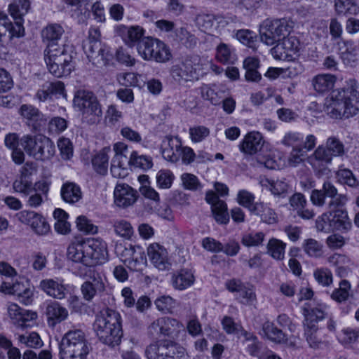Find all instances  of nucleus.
<instances>
[{"mask_svg": "<svg viewBox=\"0 0 359 359\" xmlns=\"http://www.w3.org/2000/svg\"><path fill=\"white\" fill-rule=\"evenodd\" d=\"M60 350L61 359H86L90 345L81 330H69L62 339Z\"/></svg>", "mask_w": 359, "mask_h": 359, "instance_id": "39448f33", "label": "nucleus"}, {"mask_svg": "<svg viewBox=\"0 0 359 359\" xmlns=\"http://www.w3.org/2000/svg\"><path fill=\"white\" fill-rule=\"evenodd\" d=\"M128 163L135 168H139L144 170L150 169L153 165L151 157L145 155H140L136 151H133L131 153Z\"/></svg>", "mask_w": 359, "mask_h": 359, "instance_id": "864d4df0", "label": "nucleus"}, {"mask_svg": "<svg viewBox=\"0 0 359 359\" xmlns=\"http://www.w3.org/2000/svg\"><path fill=\"white\" fill-rule=\"evenodd\" d=\"M216 59L224 65L233 64L237 60V56L233 48L222 43L217 47Z\"/></svg>", "mask_w": 359, "mask_h": 359, "instance_id": "a18cd8bd", "label": "nucleus"}, {"mask_svg": "<svg viewBox=\"0 0 359 359\" xmlns=\"http://www.w3.org/2000/svg\"><path fill=\"white\" fill-rule=\"evenodd\" d=\"M236 39L248 47L255 49L257 43V34L249 29H240L236 34Z\"/></svg>", "mask_w": 359, "mask_h": 359, "instance_id": "4d7b16f0", "label": "nucleus"}, {"mask_svg": "<svg viewBox=\"0 0 359 359\" xmlns=\"http://www.w3.org/2000/svg\"><path fill=\"white\" fill-rule=\"evenodd\" d=\"M147 262L144 252L139 246L134 245L128 255L127 259H124L123 263L127 267L133 271H140L143 269Z\"/></svg>", "mask_w": 359, "mask_h": 359, "instance_id": "7c9ffc66", "label": "nucleus"}, {"mask_svg": "<svg viewBox=\"0 0 359 359\" xmlns=\"http://www.w3.org/2000/svg\"><path fill=\"white\" fill-rule=\"evenodd\" d=\"M13 188L15 192H18L25 196H28L33 193L32 182L21 177L13 182Z\"/></svg>", "mask_w": 359, "mask_h": 359, "instance_id": "680f3d73", "label": "nucleus"}, {"mask_svg": "<svg viewBox=\"0 0 359 359\" xmlns=\"http://www.w3.org/2000/svg\"><path fill=\"white\" fill-rule=\"evenodd\" d=\"M286 243L277 238H271L267 244L268 253L275 259L283 260L285 257Z\"/></svg>", "mask_w": 359, "mask_h": 359, "instance_id": "de8ad7c7", "label": "nucleus"}, {"mask_svg": "<svg viewBox=\"0 0 359 359\" xmlns=\"http://www.w3.org/2000/svg\"><path fill=\"white\" fill-rule=\"evenodd\" d=\"M302 248L306 254L313 257H319L323 252V245L313 238L305 240Z\"/></svg>", "mask_w": 359, "mask_h": 359, "instance_id": "bf43d9fd", "label": "nucleus"}, {"mask_svg": "<svg viewBox=\"0 0 359 359\" xmlns=\"http://www.w3.org/2000/svg\"><path fill=\"white\" fill-rule=\"evenodd\" d=\"M154 304L156 309L164 313H172L177 304L174 299L165 295L158 297Z\"/></svg>", "mask_w": 359, "mask_h": 359, "instance_id": "13d9d810", "label": "nucleus"}, {"mask_svg": "<svg viewBox=\"0 0 359 359\" xmlns=\"http://www.w3.org/2000/svg\"><path fill=\"white\" fill-rule=\"evenodd\" d=\"M315 280L321 285L330 286L333 281L332 273L327 268L316 269L313 272Z\"/></svg>", "mask_w": 359, "mask_h": 359, "instance_id": "338daca9", "label": "nucleus"}, {"mask_svg": "<svg viewBox=\"0 0 359 359\" xmlns=\"http://www.w3.org/2000/svg\"><path fill=\"white\" fill-rule=\"evenodd\" d=\"M84 52L92 64L97 67L106 65L109 60V50L100 41H88L83 45Z\"/></svg>", "mask_w": 359, "mask_h": 359, "instance_id": "f3484780", "label": "nucleus"}, {"mask_svg": "<svg viewBox=\"0 0 359 359\" xmlns=\"http://www.w3.org/2000/svg\"><path fill=\"white\" fill-rule=\"evenodd\" d=\"M30 8V2L29 0H14L9 5V13L15 20V22H20L22 25V17L27 13Z\"/></svg>", "mask_w": 359, "mask_h": 359, "instance_id": "a19ab883", "label": "nucleus"}, {"mask_svg": "<svg viewBox=\"0 0 359 359\" xmlns=\"http://www.w3.org/2000/svg\"><path fill=\"white\" fill-rule=\"evenodd\" d=\"M337 81L336 76L331 74H320L312 79V86L318 93H326L331 90Z\"/></svg>", "mask_w": 359, "mask_h": 359, "instance_id": "473e14b6", "label": "nucleus"}, {"mask_svg": "<svg viewBox=\"0 0 359 359\" xmlns=\"http://www.w3.org/2000/svg\"><path fill=\"white\" fill-rule=\"evenodd\" d=\"M299 45V41L296 36L287 35L271 49V53L276 59L285 60L297 53Z\"/></svg>", "mask_w": 359, "mask_h": 359, "instance_id": "6ab92c4d", "label": "nucleus"}, {"mask_svg": "<svg viewBox=\"0 0 359 359\" xmlns=\"http://www.w3.org/2000/svg\"><path fill=\"white\" fill-rule=\"evenodd\" d=\"M110 151V147H104L92 158V165L97 173L104 175L107 172Z\"/></svg>", "mask_w": 359, "mask_h": 359, "instance_id": "58836bf2", "label": "nucleus"}, {"mask_svg": "<svg viewBox=\"0 0 359 359\" xmlns=\"http://www.w3.org/2000/svg\"><path fill=\"white\" fill-rule=\"evenodd\" d=\"M39 287L48 296L62 299L66 296L67 288L62 281L54 279H44L40 282Z\"/></svg>", "mask_w": 359, "mask_h": 359, "instance_id": "c85d7f7f", "label": "nucleus"}, {"mask_svg": "<svg viewBox=\"0 0 359 359\" xmlns=\"http://www.w3.org/2000/svg\"><path fill=\"white\" fill-rule=\"evenodd\" d=\"M259 183L263 188L270 191L275 196H284L287 192L288 184L285 179L274 180L262 178Z\"/></svg>", "mask_w": 359, "mask_h": 359, "instance_id": "72a5a7b5", "label": "nucleus"}, {"mask_svg": "<svg viewBox=\"0 0 359 359\" xmlns=\"http://www.w3.org/2000/svg\"><path fill=\"white\" fill-rule=\"evenodd\" d=\"M262 232H250L243 235L241 243L246 247H255L261 245L264 239Z\"/></svg>", "mask_w": 359, "mask_h": 359, "instance_id": "0e129e2a", "label": "nucleus"}, {"mask_svg": "<svg viewBox=\"0 0 359 359\" xmlns=\"http://www.w3.org/2000/svg\"><path fill=\"white\" fill-rule=\"evenodd\" d=\"M205 201L211 205L212 212L216 222L221 224H226L229 222V215L226 203L220 200L211 190L207 191Z\"/></svg>", "mask_w": 359, "mask_h": 359, "instance_id": "4be33fe9", "label": "nucleus"}, {"mask_svg": "<svg viewBox=\"0 0 359 359\" xmlns=\"http://www.w3.org/2000/svg\"><path fill=\"white\" fill-rule=\"evenodd\" d=\"M351 284L346 280L340 281L339 287L336 288L331 294V298L338 302H344L348 299L351 296Z\"/></svg>", "mask_w": 359, "mask_h": 359, "instance_id": "603ef678", "label": "nucleus"}, {"mask_svg": "<svg viewBox=\"0 0 359 359\" xmlns=\"http://www.w3.org/2000/svg\"><path fill=\"white\" fill-rule=\"evenodd\" d=\"M65 30L63 27L57 23L50 24L47 25L42 31V36L44 39L48 41V45L50 43L59 46L57 41L61 39Z\"/></svg>", "mask_w": 359, "mask_h": 359, "instance_id": "c03bdc74", "label": "nucleus"}, {"mask_svg": "<svg viewBox=\"0 0 359 359\" xmlns=\"http://www.w3.org/2000/svg\"><path fill=\"white\" fill-rule=\"evenodd\" d=\"M86 255L85 240L74 242L67 248V257L73 262L86 265Z\"/></svg>", "mask_w": 359, "mask_h": 359, "instance_id": "ea45409f", "label": "nucleus"}, {"mask_svg": "<svg viewBox=\"0 0 359 359\" xmlns=\"http://www.w3.org/2000/svg\"><path fill=\"white\" fill-rule=\"evenodd\" d=\"M44 313L48 325L52 327L65 320L69 316L68 310L56 301L46 303Z\"/></svg>", "mask_w": 359, "mask_h": 359, "instance_id": "5701e85b", "label": "nucleus"}, {"mask_svg": "<svg viewBox=\"0 0 359 359\" xmlns=\"http://www.w3.org/2000/svg\"><path fill=\"white\" fill-rule=\"evenodd\" d=\"M194 280V276L191 271L182 269L172 277V285L175 289L183 290L192 285Z\"/></svg>", "mask_w": 359, "mask_h": 359, "instance_id": "79ce46f5", "label": "nucleus"}, {"mask_svg": "<svg viewBox=\"0 0 359 359\" xmlns=\"http://www.w3.org/2000/svg\"><path fill=\"white\" fill-rule=\"evenodd\" d=\"M251 214L260 217L262 222L269 224L278 221V216L274 210L263 202H256Z\"/></svg>", "mask_w": 359, "mask_h": 359, "instance_id": "c9c22d12", "label": "nucleus"}, {"mask_svg": "<svg viewBox=\"0 0 359 359\" xmlns=\"http://www.w3.org/2000/svg\"><path fill=\"white\" fill-rule=\"evenodd\" d=\"M13 294L17 295L24 304L28 305L32 302V290L18 280L13 283Z\"/></svg>", "mask_w": 359, "mask_h": 359, "instance_id": "49530a36", "label": "nucleus"}, {"mask_svg": "<svg viewBox=\"0 0 359 359\" xmlns=\"http://www.w3.org/2000/svg\"><path fill=\"white\" fill-rule=\"evenodd\" d=\"M303 140L304 135L302 133L290 131L285 134L281 140V144L285 147H291L294 149V147H302Z\"/></svg>", "mask_w": 359, "mask_h": 359, "instance_id": "052dcab7", "label": "nucleus"}, {"mask_svg": "<svg viewBox=\"0 0 359 359\" xmlns=\"http://www.w3.org/2000/svg\"><path fill=\"white\" fill-rule=\"evenodd\" d=\"M358 83L354 79L346 82V86L332 92L327 97V114L332 118H348L359 111Z\"/></svg>", "mask_w": 359, "mask_h": 359, "instance_id": "f257e3e1", "label": "nucleus"}, {"mask_svg": "<svg viewBox=\"0 0 359 359\" xmlns=\"http://www.w3.org/2000/svg\"><path fill=\"white\" fill-rule=\"evenodd\" d=\"M115 233L125 239H130L134 233L131 224L125 219H116L113 222Z\"/></svg>", "mask_w": 359, "mask_h": 359, "instance_id": "3c124183", "label": "nucleus"}, {"mask_svg": "<svg viewBox=\"0 0 359 359\" xmlns=\"http://www.w3.org/2000/svg\"><path fill=\"white\" fill-rule=\"evenodd\" d=\"M24 32L25 29L20 21L13 24L6 14L0 13V40L3 37L10 40L13 37H20L24 35Z\"/></svg>", "mask_w": 359, "mask_h": 359, "instance_id": "a878e982", "label": "nucleus"}, {"mask_svg": "<svg viewBox=\"0 0 359 359\" xmlns=\"http://www.w3.org/2000/svg\"><path fill=\"white\" fill-rule=\"evenodd\" d=\"M255 195L246 190H241L237 194L238 203L247 208L250 213L253 210L254 207H255L256 202H255Z\"/></svg>", "mask_w": 359, "mask_h": 359, "instance_id": "69168bd1", "label": "nucleus"}, {"mask_svg": "<svg viewBox=\"0 0 359 359\" xmlns=\"http://www.w3.org/2000/svg\"><path fill=\"white\" fill-rule=\"evenodd\" d=\"M201 97L210 102L212 105H219L222 103V96L218 91L215 85L203 84L199 88Z\"/></svg>", "mask_w": 359, "mask_h": 359, "instance_id": "37998d69", "label": "nucleus"}, {"mask_svg": "<svg viewBox=\"0 0 359 359\" xmlns=\"http://www.w3.org/2000/svg\"><path fill=\"white\" fill-rule=\"evenodd\" d=\"M147 262L144 252L139 246L134 245L128 255L127 259H124L123 263L127 267L133 271H140L143 269Z\"/></svg>", "mask_w": 359, "mask_h": 359, "instance_id": "c756f323", "label": "nucleus"}, {"mask_svg": "<svg viewBox=\"0 0 359 359\" xmlns=\"http://www.w3.org/2000/svg\"><path fill=\"white\" fill-rule=\"evenodd\" d=\"M170 75L179 83L197 78L196 69L193 62L189 59L173 65L170 69Z\"/></svg>", "mask_w": 359, "mask_h": 359, "instance_id": "412c9836", "label": "nucleus"}, {"mask_svg": "<svg viewBox=\"0 0 359 359\" xmlns=\"http://www.w3.org/2000/svg\"><path fill=\"white\" fill-rule=\"evenodd\" d=\"M148 257L154 266L159 270H165L170 266L167 250L158 243H152L147 248Z\"/></svg>", "mask_w": 359, "mask_h": 359, "instance_id": "b1692460", "label": "nucleus"}, {"mask_svg": "<svg viewBox=\"0 0 359 359\" xmlns=\"http://www.w3.org/2000/svg\"><path fill=\"white\" fill-rule=\"evenodd\" d=\"M20 141L26 153L37 161L50 160L55 154L53 142L45 135H25Z\"/></svg>", "mask_w": 359, "mask_h": 359, "instance_id": "6e6552de", "label": "nucleus"}, {"mask_svg": "<svg viewBox=\"0 0 359 359\" xmlns=\"http://www.w3.org/2000/svg\"><path fill=\"white\" fill-rule=\"evenodd\" d=\"M115 31L123 41L129 46H133L135 43L139 41L144 34V29L138 25L127 27L119 25L116 27Z\"/></svg>", "mask_w": 359, "mask_h": 359, "instance_id": "bb28decb", "label": "nucleus"}, {"mask_svg": "<svg viewBox=\"0 0 359 359\" xmlns=\"http://www.w3.org/2000/svg\"><path fill=\"white\" fill-rule=\"evenodd\" d=\"M332 212L331 220H332V231L337 230H348L351 228V224L349 221L347 212L343 209L336 208L332 210H330Z\"/></svg>", "mask_w": 359, "mask_h": 359, "instance_id": "f704fd0d", "label": "nucleus"}, {"mask_svg": "<svg viewBox=\"0 0 359 359\" xmlns=\"http://www.w3.org/2000/svg\"><path fill=\"white\" fill-rule=\"evenodd\" d=\"M72 47L50 43L44 51V60L50 74L56 77L68 76L73 70Z\"/></svg>", "mask_w": 359, "mask_h": 359, "instance_id": "7ed1b4c3", "label": "nucleus"}, {"mask_svg": "<svg viewBox=\"0 0 359 359\" xmlns=\"http://www.w3.org/2000/svg\"><path fill=\"white\" fill-rule=\"evenodd\" d=\"M334 6L339 15H356L359 12L354 0H335Z\"/></svg>", "mask_w": 359, "mask_h": 359, "instance_id": "09e8293b", "label": "nucleus"}, {"mask_svg": "<svg viewBox=\"0 0 359 359\" xmlns=\"http://www.w3.org/2000/svg\"><path fill=\"white\" fill-rule=\"evenodd\" d=\"M21 115L26 118L29 124L37 130L44 126L46 123V118L39 110L32 105L23 104L20 107Z\"/></svg>", "mask_w": 359, "mask_h": 359, "instance_id": "2f4dec72", "label": "nucleus"}, {"mask_svg": "<svg viewBox=\"0 0 359 359\" xmlns=\"http://www.w3.org/2000/svg\"><path fill=\"white\" fill-rule=\"evenodd\" d=\"M137 51L144 60L148 61L164 63L172 57L168 46L164 42L151 37H145L140 41Z\"/></svg>", "mask_w": 359, "mask_h": 359, "instance_id": "1a4fd4ad", "label": "nucleus"}, {"mask_svg": "<svg viewBox=\"0 0 359 359\" xmlns=\"http://www.w3.org/2000/svg\"><path fill=\"white\" fill-rule=\"evenodd\" d=\"M262 135L259 132H250L248 133L240 144V149L245 154H254L261 151L264 145Z\"/></svg>", "mask_w": 359, "mask_h": 359, "instance_id": "cd10ccee", "label": "nucleus"}, {"mask_svg": "<svg viewBox=\"0 0 359 359\" xmlns=\"http://www.w3.org/2000/svg\"><path fill=\"white\" fill-rule=\"evenodd\" d=\"M304 326L315 329L316 323L325 318V313L323 307L310 308L309 305L304 307Z\"/></svg>", "mask_w": 359, "mask_h": 359, "instance_id": "4c0bfd02", "label": "nucleus"}, {"mask_svg": "<svg viewBox=\"0 0 359 359\" xmlns=\"http://www.w3.org/2000/svg\"><path fill=\"white\" fill-rule=\"evenodd\" d=\"M181 141L178 137L165 136L161 144V151L164 159L175 163L180 158Z\"/></svg>", "mask_w": 359, "mask_h": 359, "instance_id": "393cba45", "label": "nucleus"}, {"mask_svg": "<svg viewBox=\"0 0 359 359\" xmlns=\"http://www.w3.org/2000/svg\"><path fill=\"white\" fill-rule=\"evenodd\" d=\"M263 331L267 338L274 342L284 343L286 341L283 332L271 322H266L263 325Z\"/></svg>", "mask_w": 359, "mask_h": 359, "instance_id": "8fccbe9b", "label": "nucleus"}, {"mask_svg": "<svg viewBox=\"0 0 359 359\" xmlns=\"http://www.w3.org/2000/svg\"><path fill=\"white\" fill-rule=\"evenodd\" d=\"M114 198L116 206L126 208L132 206L136 202L138 194L128 184H118L114 191Z\"/></svg>", "mask_w": 359, "mask_h": 359, "instance_id": "aec40b11", "label": "nucleus"}, {"mask_svg": "<svg viewBox=\"0 0 359 359\" xmlns=\"http://www.w3.org/2000/svg\"><path fill=\"white\" fill-rule=\"evenodd\" d=\"M156 184L160 189H168L171 187L174 175L169 170H161L156 174Z\"/></svg>", "mask_w": 359, "mask_h": 359, "instance_id": "774afa93", "label": "nucleus"}, {"mask_svg": "<svg viewBox=\"0 0 359 359\" xmlns=\"http://www.w3.org/2000/svg\"><path fill=\"white\" fill-rule=\"evenodd\" d=\"M341 57L344 62L351 63L356 60L358 47L354 41L351 40L344 41L343 46L341 47Z\"/></svg>", "mask_w": 359, "mask_h": 359, "instance_id": "5fc2aeb1", "label": "nucleus"}, {"mask_svg": "<svg viewBox=\"0 0 359 359\" xmlns=\"http://www.w3.org/2000/svg\"><path fill=\"white\" fill-rule=\"evenodd\" d=\"M339 341L343 345H351L359 339V328L345 327L338 334Z\"/></svg>", "mask_w": 359, "mask_h": 359, "instance_id": "6e6d98bb", "label": "nucleus"}, {"mask_svg": "<svg viewBox=\"0 0 359 359\" xmlns=\"http://www.w3.org/2000/svg\"><path fill=\"white\" fill-rule=\"evenodd\" d=\"M184 330L182 323L169 317L159 318L148 327V332L152 336L163 335L172 338L177 337Z\"/></svg>", "mask_w": 359, "mask_h": 359, "instance_id": "ddd939ff", "label": "nucleus"}, {"mask_svg": "<svg viewBox=\"0 0 359 359\" xmlns=\"http://www.w3.org/2000/svg\"><path fill=\"white\" fill-rule=\"evenodd\" d=\"M290 28L284 19L266 20L259 29L260 40L267 46L276 45L289 35Z\"/></svg>", "mask_w": 359, "mask_h": 359, "instance_id": "9d476101", "label": "nucleus"}, {"mask_svg": "<svg viewBox=\"0 0 359 359\" xmlns=\"http://www.w3.org/2000/svg\"><path fill=\"white\" fill-rule=\"evenodd\" d=\"M93 329L103 344L112 347L118 345L123 337L120 313L109 309L102 310L95 317Z\"/></svg>", "mask_w": 359, "mask_h": 359, "instance_id": "f03ea898", "label": "nucleus"}, {"mask_svg": "<svg viewBox=\"0 0 359 359\" xmlns=\"http://www.w3.org/2000/svg\"><path fill=\"white\" fill-rule=\"evenodd\" d=\"M8 314L12 323L20 329L31 327L37 318V313L36 312L25 310L15 303L8 304Z\"/></svg>", "mask_w": 359, "mask_h": 359, "instance_id": "2eb2a0df", "label": "nucleus"}, {"mask_svg": "<svg viewBox=\"0 0 359 359\" xmlns=\"http://www.w3.org/2000/svg\"><path fill=\"white\" fill-rule=\"evenodd\" d=\"M227 290L236 292L237 298L244 304H253L257 297L253 286L243 283L240 280H230L226 283Z\"/></svg>", "mask_w": 359, "mask_h": 359, "instance_id": "a211bd4d", "label": "nucleus"}, {"mask_svg": "<svg viewBox=\"0 0 359 359\" xmlns=\"http://www.w3.org/2000/svg\"><path fill=\"white\" fill-rule=\"evenodd\" d=\"M325 198H330L328 208L332 210L343 204L344 196L338 194L337 188L330 182L326 181L322 189H313L311 191L310 199L314 205L322 207L325 204Z\"/></svg>", "mask_w": 359, "mask_h": 359, "instance_id": "f8f14e48", "label": "nucleus"}, {"mask_svg": "<svg viewBox=\"0 0 359 359\" xmlns=\"http://www.w3.org/2000/svg\"><path fill=\"white\" fill-rule=\"evenodd\" d=\"M61 196L66 203L74 204L82 198V192L79 186L74 182H66L61 188Z\"/></svg>", "mask_w": 359, "mask_h": 359, "instance_id": "e433bc0d", "label": "nucleus"}, {"mask_svg": "<svg viewBox=\"0 0 359 359\" xmlns=\"http://www.w3.org/2000/svg\"><path fill=\"white\" fill-rule=\"evenodd\" d=\"M344 154L343 142L336 137H330L325 146H318L308 157V163L316 171L321 172L325 165L332 162L333 157L341 156Z\"/></svg>", "mask_w": 359, "mask_h": 359, "instance_id": "0eeeda50", "label": "nucleus"}, {"mask_svg": "<svg viewBox=\"0 0 359 359\" xmlns=\"http://www.w3.org/2000/svg\"><path fill=\"white\" fill-rule=\"evenodd\" d=\"M60 350L61 359H86L90 345L81 330H69L62 339Z\"/></svg>", "mask_w": 359, "mask_h": 359, "instance_id": "20e7f679", "label": "nucleus"}, {"mask_svg": "<svg viewBox=\"0 0 359 359\" xmlns=\"http://www.w3.org/2000/svg\"><path fill=\"white\" fill-rule=\"evenodd\" d=\"M86 242V265L100 264L107 259V244L98 238L85 240Z\"/></svg>", "mask_w": 359, "mask_h": 359, "instance_id": "4468645a", "label": "nucleus"}, {"mask_svg": "<svg viewBox=\"0 0 359 359\" xmlns=\"http://www.w3.org/2000/svg\"><path fill=\"white\" fill-rule=\"evenodd\" d=\"M87 274L89 279L81 285L80 290L83 299L91 302L95 297L105 290V285L101 276L95 270L88 269Z\"/></svg>", "mask_w": 359, "mask_h": 359, "instance_id": "dca6fc26", "label": "nucleus"}, {"mask_svg": "<svg viewBox=\"0 0 359 359\" xmlns=\"http://www.w3.org/2000/svg\"><path fill=\"white\" fill-rule=\"evenodd\" d=\"M73 105L82 114V121L89 125L97 123L102 115L101 105L91 91L77 90L74 97Z\"/></svg>", "mask_w": 359, "mask_h": 359, "instance_id": "423d86ee", "label": "nucleus"}, {"mask_svg": "<svg viewBox=\"0 0 359 359\" xmlns=\"http://www.w3.org/2000/svg\"><path fill=\"white\" fill-rule=\"evenodd\" d=\"M337 177L340 182L349 187H357L359 186V181L349 169L340 168L337 172Z\"/></svg>", "mask_w": 359, "mask_h": 359, "instance_id": "e2e57ef3", "label": "nucleus"}, {"mask_svg": "<svg viewBox=\"0 0 359 359\" xmlns=\"http://www.w3.org/2000/svg\"><path fill=\"white\" fill-rule=\"evenodd\" d=\"M185 348L170 341L151 344L145 350L147 359H177L185 354Z\"/></svg>", "mask_w": 359, "mask_h": 359, "instance_id": "9b49d317", "label": "nucleus"}]
</instances>
